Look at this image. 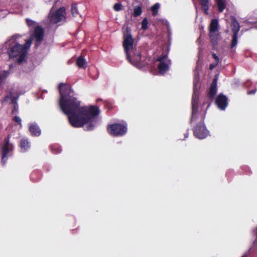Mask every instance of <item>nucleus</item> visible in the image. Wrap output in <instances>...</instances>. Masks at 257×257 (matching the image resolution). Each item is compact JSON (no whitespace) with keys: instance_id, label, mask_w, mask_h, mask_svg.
Instances as JSON below:
<instances>
[{"instance_id":"nucleus-1","label":"nucleus","mask_w":257,"mask_h":257,"mask_svg":"<svg viewBox=\"0 0 257 257\" xmlns=\"http://www.w3.org/2000/svg\"><path fill=\"white\" fill-rule=\"evenodd\" d=\"M61 95L59 106L64 113L66 114L70 124L75 127L86 125L84 130L94 128L96 116L99 113L98 108L95 106H81L80 101L71 95L73 90L64 83L59 85Z\"/></svg>"},{"instance_id":"nucleus-2","label":"nucleus","mask_w":257,"mask_h":257,"mask_svg":"<svg viewBox=\"0 0 257 257\" xmlns=\"http://www.w3.org/2000/svg\"><path fill=\"white\" fill-rule=\"evenodd\" d=\"M198 78H195L194 81L193 94L192 100V116L191 123L198 122L194 129L195 136L199 139H203L206 138L209 134L206 130L203 121L205 116V112L202 113L198 111V102L199 93L197 83Z\"/></svg>"},{"instance_id":"nucleus-3","label":"nucleus","mask_w":257,"mask_h":257,"mask_svg":"<svg viewBox=\"0 0 257 257\" xmlns=\"http://www.w3.org/2000/svg\"><path fill=\"white\" fill-rule=\"evenodd\" d=\"M17 36H14L8 39L6 42L5 46L7 48L10 49L8 52L10 58L18 57V62L19 63H22L27 53V50L30 47L33 39L30 38L26 42L24 46L19 44L16 41Z\"/></svg>"},{"instance_id":"nucleus-4","label":"nucleus","mask_w":257,"mask_h":257,"mask_svg":"<svg viewBox=\"0 0 257 257\" xmlns=\"http://www.w3.org/2000/svg\"><path fill=\"white\" fill-rule=\"evenodd\" d=\"M134 40L131 34L130 30L127 28L123 34V47L127 60L133 65L139 67L141 60L140 52H137L134 46Z\"/></svg>"},{"instance_id":"nucleus-5","label":"nucleus","mask_w":257,"mask_h":257,"mask_svg":"<svg viewBox=\"0 0 257 257\" xmlns=\"http://www.w3.org/2000/svg\"><path fill=\"white\" fill-rule=\"evenodd\" d=\"M209 36L214 46L217 45L218 41L221 39L219 33L218 21L216 19H213L211 21L209 27Z\"/></svg>"},{"instance_id":"nucleus-6","label":"nucleus","mask_w":257,"mask_h":257,"mask_svg":"<svg viewBox=\"0 0 257 257\" xmlns=\"http://www.w3.org/2000/svg\"><path fill=\"white\" fill-rule=\"evenodd\" d=\"M26 23L30 29L34 28L35 29L33 35L31 38L33 39L34 37L36 39L38 43L36 45L38 47L40 45V42L43 40L44 33V30L41 27L37 25L36 22L30 19H26Z\"/></svg>"},{"instance_id":"nucleus-7","label":"nucleus","mask_w":257,"mask_h":257,"mask_svg":"<svg viewBox=\"0 0 257 257\" xmlns=\"http://www.w3.org/2000/svg\"><path fill=\"white\" fill-rule=\"evenodd\" d=\"M53 7L51 8L50 14V22L52 24H56L66 19V10L64 7H62L56 11L52 12Z\"/></svg>"},{"instance_id":"nucleus-8","label":"nucleus","mask_w":257,"mask_h":257,"mask_svg":"<svg viewBox=\"0 0 257 257\" xmlns=\"http://www.w3.org/2000/svg\"><path fill=\"white\" fill-rule=\"evenodd\" d=\"M107 131L111 135L121 136L124 135L127 132L126 124L114 123L108 126Z\"/></svg>"},{"instance_id":"nucleus-9","label":"nucleus","mask_w":257,"mask_h":257,"mask_svg":"<svg viewBox=\"0 0 257 257\" xmlns=\"http://www.w3.org/2000/svg\"><path fill=\"white\" fill-rule=\"evenodd\" d=\"M231 28L233 34L230 45V48L233 49L236 46L238 42V33L240 29V25L234 17H231Z\"/></svg>"},{"instance_id":"nucleus-10","label":"nucleus","mask_w":257,"mask_h":257,"mask_svg":"<svg viewBox=\"0 0 257 257\" xmlns=\"http://www.w3.org/2000/svg\"><path fill=\"white\" fill-rule=\"evenodd\" d=\"M158 60L160 61L158 65L159 73L164 74L169 70V65L171 64L170 61L168 59L166 55L159 58Z\"/></svg>"},{"instance_id":"nucleus-11","label":"nucleus","mask_w":257,"mask_h":257,"mask_svg":"<svg viewBox=\"0 0 257 257\" xmlns=\"http://www.w3.org/2000/svg\"><path fill=\"white\" fill-rule=\"evenodd\" d=\"M215 103L221 110H224L227 106V98L226 96L220 94L216 98Z\"/></svg>"},{"instance_id":"nucleus-12","label":"nucleus","mask_w":257,"mask_h":257,"mask_svg":"<svg viewBox=\"0 0 257 257\" xmlns=\"http://www.w3.org/2000/svg\"><path fill=\"white\" fill-rule=\"evenodd\" d=\"M13 149V145L10 144L9 140H7L3 147V156L2 162L3 164H4L6 163V160L7 159L9 153L11 151H12Z\"/></svg>"},{"instance_id":"nucleus-13","label":"nucleus","mask_w":257,"mask_h":257,"mask_svg":"<svg viewBox=\"0 0 257 257\" xmlns=\"http://www.w3.org/2000/svg\"><path fill=\"white\" fill-rule=\"evenodd\" d=\"M29 130L33 136H39L41 134V130L36 123L30 124Z\"/></svg>"},{"instance_id":"nucleus-14","label":"nucleus","mask_w":257,"mask_h":257,"mask_svg":"<svg viewBox=\"0 0 257 257\" xmlns=\"http://www.w3.org/2000/svg\"><path fill=\"white\" fill-rule=\"evenodd\" d=\"M217 92V78L213 79L209 90V96L213 98Z\"/></svg>"},{"instance_id":"nucleus-15","label":"nucleus","mask_w":257,"mask_h":257,"mask_svg":"<svg viewBox=\"0 0 257 257\" xmlns=\"http://www.w3.org/2000/svg\"><path fill=\"white\" fill-rule=\"evenodd\" d=\"M200 4L202 10L206 15L208 14L209 0H200Z\"/></svg>"},{"instance_id":"nucleus-16","label":"nucleus","mask_w":257,"mask_h":257,"mask_svg":"<svg viewBox=\"0 0 257 257\" xmlns=\"http://www.w3.org/2000/svg\"><path fill=\"white\" fill-rule=\"evenodd\" d=\"M76 64L79 68L85 69L87 66L86 60L82 57H79L76 61Z\"/></svg>"},{"instance_id":"nucleus-17","label":"nucleus","mask_w":257,"mask_h":257,"mask_svg":"<svg viewBox=\"0 0 257 257\" xmlns=\"http://www.w3.org/2000/svg\"><path fill=\"white\" fill-rule=\"evenodd\" d=\"M20 147L22 151L26 152L28 150L30 146L27 140L23 139L20 142Z\"/></svg>"},{"instance_id":"nucleus-18","label":"nucleus","mask_w":257,"mask_h":257,"mask_svg":"<svg viewBox=\"0 0 257 257\" xmlns=\"http://www.w3.org/2000/svg\"><path fill=\"white\" fill-rule=\"evenodd\" d=\"M216 5L217 6L218 10L219 12H222L225 8V0H216Z\"/></svg>"},{"instance_id":"nucleus-19","label":"nucleus","mask_w":257,"mask_h":257,"mask_svg":"<svg viewBox=\"0 0 257 257\" xmlns=\"http://www.w3.org/2000/svg\"><path fill=\"white\" fill-rule=\"evenodd\" d=\"M9 72L8 71H0V84L3 83L8 77Z\"/></svg>"},{"instance_id":"nucleus-20","label":"nucleus","mask_w":257,"mask_h":257,"mask_svg":"<svg viewBox=\"0 0 257 257\" xmlns=\"http://www.w3.org/2000/svg\"><path fill=\"white\" fill-rule=\"evenodd\" d=\"M71 13L73 17H77L79 15L76 4H73L71 6Z\"/></svg>"},{"instance_id":"nucleus-21","label":"nucleus","mask_w":257,"mask_h":257,"mask_svg":"<svg viewBox=\"0 0 257 257\" xmlns=\"http://www.w3.org/2000/svg\"><path fill=\"white\" fill-rule=\"evenodd\" d=\"M160 7V4L159 3H156L151 8L152 11L153 12V15L155 16L157 15L158 13V9Z\"/></svg>"},{"instance_id":"nucleus-22","label":"nucleus","mask_w":257,"mask_h":257,"mask_svg":"<svg viewBox=\"0 0 257 257\" xmlns=\"http://www.w3.org/2000/svg\"><path fill=\"white\" fill-rule=\"evenodd\" d=\"M142 13V8L140 6H138L134 9V15L136 16H139L141 15Z\"/></svg>"},{"instance_id":"nucleus-23","label":"nucleus","mask_w":257,"mask_h":257,"mask_svg":"<svg viewBox=\"0 0 257 257\" xmlns=\"http://www.w3.org/2000/svg\"><path fill=\"white\" fill-rule=\"evenodd\" d=\"M148 22L147 18L144 19L142 23V28L143 30H146L148 28Z\"/></svg>"},{"instance_id":"nucleus-24","label":"nucleus","mask_w":257,"mask_h":257,"mask_svg":"<svg viewBox=\"0 0 257 257\" xmlns=\"http://www.w3.org/2000/svg\"><path fill=\"white\" fill-rule=\"evenodd\" d=\"M121 5L119 3L115 4L113 6V8L116 11H120L121 10Z\"/></svg>"},{"instance_id":"nucleus-25","label":"nucleus","mask_w":257,"mask_h":257,"mask_svg":"<svg viewBox=\"0 0 257 257\" xmlns=\"http://www.w3.org/2000/svg\"><path fill=\"white\" fill-rule=\"evenodd\" d=\"M13 120L21 125L22 120L20 117L16 116L14 117Z\"/></svg>"},{"instance_id":"nucleus-26","label":"nucleus","mask_w":257,"mask_h":257,"mask_svg":"<svg viewBox=\"0 0 257 257\" xmlns=\"http://www.w3.org/2000/svg\"><path fill=\"white\" fill-rule=\"evenodd\" d=\"M212 57L213 58L215 59V63H219V58L214 53H213L212 54Z\"/></svg>"},{"instance_id":"nucleus-27","label":"nucleus","mask_w":257,"mask_h":257,"mask_svg":"<svg viewBox=\"0 0 257 257\" xmlns=\"http://www.w3.org/2000/svg\"><path fill=\"white\" fill-rule=\"evenodd\" d=\"M218 65V63H212V64H211L210 65V69L211 70H212L213 68H214L217 65Z\"/></svg>"},{"instance_id":"nucleus-28","label":"nucleus","mask_w":257,"mask_h":257,"mask_svg":"<svg viewBox=\"0 0 257 257\" xmlns=\"http://www.w3.org/2000/svg\"><path fill=\"white\" fill-rule=\"evenodd\" d=\"M198 57L199 59H201L202 57V49L200 48L198 52Z\"/></svg>"},{"instance_id":"nucleus-29","label":"nucleus","mask_w":257,"mask_h":257,"mask_svg":"<svg viewBox=\"0 0 257 257\" xmlns=\"http://www.w3.org/2000/svg\"><path fill=\"white\" fill-rule=\"evenodd\" d=\"M256 92V89H254V90H249L247 92V94H254Z\"/></svg>"},{"instance_id":"nucleus-30","label":"nucleus","mask_w":257,"mask_h":257,"mask_svg":"<svg viewBox=\"0 0 257 257\" xmlns=\"http://www.w3.org/2000/svg\"><path fill=\"white\" fill-rule=\"evenodd\" d=\"M188 133H186V134H185V137H186V138H187V137H188Z\"/></svg>"}]
</instances>
